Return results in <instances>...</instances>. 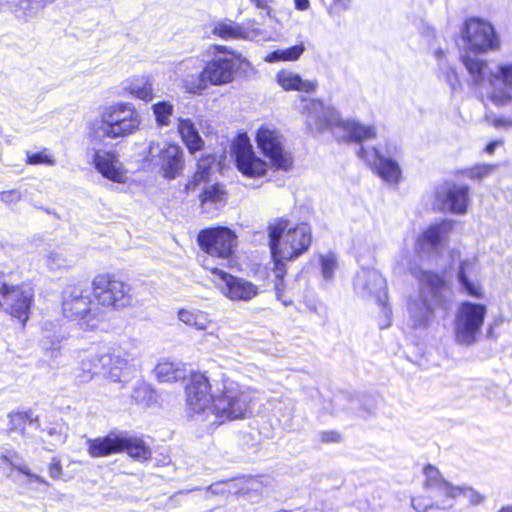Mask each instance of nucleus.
<instances>
[{
    "label": "nucleus",
    "mask_w": 512,
    "mask_h": 512,
    "mask_svg": "<svg viewBox=\"0 0 512 512\" xmlns=\"http://www.w3.org/2000/svg\"><path fill=\"white\" fill-rule=\"evenodd\" d=\"M211 393V383L201 372H191L185 387L188 415L201 421L221 424L227 420L243 419L252 413L258 398L255 388L244 386L222 376Z\"/></svg>",
    "instance_id": "obj_1"
},
{
    "label": "nucleus",
    "mask_w": 512,
    "mask_h": 512,
    "mask_svg": "<svg viewBox=\"0 0 512 512\" xmlns=\"http://www.w3.org/2000/svg\"><path fill=\"white\" fill-rule=\"evenodd\" d=\"M462 62L476 91L484 90L497 106L512 102V61L502 60L489 65L486 60L464 56Z\"/></svg>",
    "instance_id": "obj_2"
},
{
    "label": "nucleus",
    "mask_w": 512,
    "mask_h": 512,
    "mask_svg": "<svg viewBox=\"0 0 512 512\" xmlns=\"http://www.w3.org/2000/svg\"><path fill=\"white\" fill-rule=\"evenodd\" d=\"M411 274L419 280L418 299L408 304L409 322L414 329H425L433 319L434 309L445 305L451 298L448 283L438 274L421 267H411Z\"/></svg>",
    "instance_id": "obj_3"
},
{
    "label": "nucleus",
    "mask_w": 512,
    "mask_h": 512,
    "mask_svg": "<svg viewBox=\"0 0 512 512\" xmlns=\"http://www.w3.org/2000/svg\"><path fill=\"white\" fill-rule=\"evenodd\" d=\"M267 233L277 275L283 273V261L294 260L305 253L312 241L309 225L294 224L285 218L271 221L267 226Z\"/></svg>",
    "instance_id": "obj_4"
},
{
    "label": "nucleus",
    "mask_w": 512,
    "mask_h": 512,
    "mask_svg": "<svg viewBox=\"0 0 512 512\" xmlns=\"http://www.w3.org/2000/svg\"><path fill=\"white\" fill-rule=\"evenodd\" d=\"M302 113L305 123L312 132H323L337 129L347 135L349 141L362 142L376 137V128L373 125H364L355 120H342L337 110L325 106L323 102L315 99L304 100Z\"/></svg>",
    "instance_id": "obj_5"
},
{
    "label": "nucleus",
    "mask_w": 512,
    "mask_h": 512,
    "mask_svg": "<svg viewBox=\"0 0 512 512\" xmlns=\"http://www.w3.org/2000/svg\"><path fill=\"white\" fill-rule=\"evenodd\" d=\"M141 116L132 103L118 102L102 108L94 131L99 137L116 139L135 133Z\"/></svg>",
    "instance_id": "obj_6"
},
{
    "label": "nucleus",
    "mask_w": 512,
    "mask_h": 512,
    "mask_svg": "<svg viewBox=\"0 0 512 512\" xmlns=\"http://www.w3.org/2000/svg\"><path fill=\"white\" fill-rule=\"evenodd\" d=\"M62 314L75 321L82 330H95L104 320L100 309L92 307V297L88 289L80 285H68L62 291Z\"/></svg>",
    "instance_id": "obj_7"
},
{
    "label": "nucleus",
    "mask_w": 512,
    "mask_h": 512,
    "mask_svg": "<svg viewBox=\"0 0 512 512\" xmlns=\"http://www.w3.org/2000/svg\"><path fill=\"white\" fill-rule=\"evenodd\" d=\"M208 54L213 57L204 65L211 86H224L231 83L240 66H250V62L241 54L224 45H212Z\"/></svg>",
    "instance_id": "obj_8"
},
{
    "label": "nucleus",
    "mask_w": 512,
    "mask_h": 512,
    "mask_svg": "<svg viewBox=\"0 0 512 512\" xmlns=\"http://www.w3.org/2000/svg\"><path fill=\"white\" fill-rule=\"evenodd\" d=\"M487 306L483 303L463 301L459 304L454 319V335L458 344L470 346L481 335Z\"/></svg>",
    "instance_id": "obj_9"
},
{
    "label": "nucleus",
    "mask_w": 512,
    "mask_h": 512,
    "mask_svg": "<svg viewBox=\"0 0 512 512\" xmlns=\"http://www.w3.org/2000/svg\"><path fill=\"white\" fill-rule=\"evenodd\" d=\"M258 148L269 159L271 166L276 170L288 172L293 166L292 153L285 147L284 136L271 125H262L255 136Z\"/></svg>",
    "instance_id": "obj_10"
},
{
    "label": "nucleus",
    "mask_w": 512,
    "mask_h": 512,
    "mask_svg": "<svg viewBox=\"0 0 512 512\" xmlns=\"http://www.w3.org/2000/svg\"><path fill=\"white\" fill-rule=\"evenodd\" d=\"M92 288L95 299L103 307L123 309L132 303L130 285L112 274L96 275L92 281Z\"/></svg>",
    "instance_id": "obj_11"
},
{
    "label": "nucleus",
    "mask_w": 512,
    "mask_h": 512,
    "mask_svg": "<svg viewBox=\"0 0 512 512\" xmlns=\"http://www.w3.org/2000/svg\"><path fill=\"white\" fill-rule=\"evenodd\" d=\"M358 156L370 165L387 183L397 184L401 179V168L397 161L400 151L396 145L386 144L384 150L360 147Z\"/></svg>",
    "instance_id": "obj_12"
},
{
    "label": "nucleus",
    "mask_w": 512,
    "mask_h": 512,
    "mask_svg": "<svg viewBox=\"0 0 512 512\" xmlns=\"http://www.w3.org/2000/svg\"><path fill=\"white\" fill-rule=\"evenodd\" d=\"M462 38L469 50L488 53L500 50L501 40L494 26L478 17L467 19L461 30Z\"/></svg>",
    "instance_id": "obj_13"
},
{
    "label": "nucleus",
    "mask_w": 512,
    "mask_h": 512,
    "mask_svg": "<svg viewBox=\"0 0 512 512\" xmlns=\"http://www.w3.org/2000/svg\"><path fill=\"white\" fill-rule=\"evenodd\" d=\"M469 202V187L467 185L445 181L434 189L433 206L440 212L463 215L468 210Z\"/></svg>",
    "instance_id": "obj_14"
},
{
    "label": "nucleus",
    "mask_w": 512,
    "mask_h": 512,
    "mask_svg": "<svg viewBox=\"0 0 512 512\" xmlns=\"http://www.w3.org/2000/svg\"><path fill=\"white\" fill-rule=\"evenodd\" d=\"M423 488L429 493L430 498L435 501V506L441 509H449L454 501L460 497V486H455L446 481L438 468L433 465H426L423 469Z\"/></svg>",
    "instance_id": "obj_15"
},
{
    "label": "nucleus",
    "mask_w": 512,
    "mask_h": 512,
    "mask_svg": "<svg viewBox=\"0 0 512 512\" xmlns=\"http://www.w3.org/2000/svg\"><path fill=\"white\" fill-rule=\"evenodd\" d=\"M236 235L227 227L203 229L198 233L200 248L208 255L222 259L229 258L236 247Z\"/></svg>",
    "instance_id": "obj_16"
},
{
    "label": "nucleus",
    "mask_w": 512,
    "mask_h": 512,
    "mask_svg": "<svg viewBox=\"0 0 512 512\" xmlns=\"http://www.w3.org/2000/svg\"><path fill=\"white\" fill-rule=\"evenodd\" d=\"M232 155L238 170L247 177H260L267 172L266 161L257 156L246 133L237 135L232 144Z\"/></svg>",
    "instance_id": "obj_17"
},
{
    "label": "nucleus",
    "mask_w": 512,
    "mask_h": 512,
    "mask_svg": "<svg viewBox=\"0 0 512 512\" xmlns=\"http://www.w3.org/2000/svg\"><path fill=\"white\" fill-rule=\"evenodd\" d=\"M214 283L221 293L232 301H250L259 293V288L251 281L231 275L219 268H212Z\"/></svg>",
    "instance_id": "obj_18"
},
{
    "label": "nucleus",
    "mask_w": 512,
    "mask_h": 512,
    "mask_svg": "<svg viewBox=\"0 0 512 512\" xmlns=\"http://www.w3.org/2000/svg\"><path fill=\"white\" fill-rule=\"evenodd\" d=\"M181 88L189 94L202 95L211 86L204 65L197 57H188L176 66Z\"/></svg>",
    "instance_id": "obj_19"
},
{
    "label": "nucleus",
    "mask_w": 512,
    "mask_h": 512,
    "mask_svg": "<svg viewBox=\"0 0 512 512\" xmlns=\"http://www.w3.org/2000/svg\"><path fill=\"white\" fill-rule=\"evenodd\" d=\"M32 297L33 290L28 285H3L0 307L24 324L28 319Z\"/></svg>",
    "instance_id": "obj_20"
},
{
    "label": "nucleus",
    "mask_w": 512,
    "mask_h": 512,
    "mask_svg": "<svg viewBox=\"0 0 512 512\" xmlns=\"http://www.w3.org/2000/svg\"><path fill=\"white\" fill-rule=\"evenodd\" d=\"M211 33L223 40L267 41L270 39L268 33L258 27L254 21L243 24L232 20L215 22Z\"/></svg>",
    "instance_id": "obj_21"
},
{
    "label": "nucleus",
    "mask_w": 512,
    "mask_h": 512,
    "mask_svg": "<svg viewBox=\"0 0 512 512\" xmlns=\"http://www.w3.org/2000/svg\"><path fill=\"white\" fill-rule=\"evenodd\" d=\"M149 158L151 161L158 159L164 176L174 179L183 169L182 150L176 144L167 142H150Z\"/></svg>",
    "instance_id": "obj_22"
},
{
    "label": "nucleus",
    "mask_w": 512,
    "mask_h": 512,
    "mask_svg": "<svg viewBox=\"0 0 512 512\" xmlns=\"http://www.w3.org/2000/svg\"><path fill=\"white\" fill-rule=\"evenodd\" d=\"M354 289L363 298H375L380 305L387 301L386 280L373 268H361L354 280Z\"/></svg>",
    "instance_id": "obj_23"
},
{
    "label": "nucleus",
    "mask_w": 512,
    "mask_h": 512,
    "mask_svg": "<svg viewBox=\"0 0 512 512\" xmlns=\"http://www.w3.org/2000/svg\"><path fill=\"white\" fill-rule=\"evenodd\" d=\"M453 226L452 220H442L430 225L418 238L416 250L420 254L438 252L453 230Z\"/></svg>",
    "instance_id": "obj_24"
},
{
    "label": "nucleus",
    "mask_w": 512,
    "mask_h": 512,
    "mask_svg": "<svg viewBox=\"0 0 512 512\" xmlns=\"http://www.w3.org/2000/svg\"><path fill=\"white\" fill-rule=\"evenodd\" d=\"M78 367L74 370V379L78 383H88L96 375H102V366L111 359L100 350H88L79 353Z\"/></svg>",
    "instance_id": "obj_25"
},
{
    "label": "nucleus",
    "mask_w": 512,
    "mask_h": 512,
    "mask_svg": "<svg viewBox=\"0 0 512 512\" xmlns=\"http://www.w3.org/2000/svg\"><path fill=\"white\" fill-rule=\"evenodd\" d=\"M93 165L103 177L116 183L126 182V171L114 153L104 150L95 151Z\"/></svg>",
    "instance_id": "obj_26"
},
{
    "label": "nucleus",
    "mask_w": 512,
    "mask_h": 512,
    "mask_svg": "<svg viewBox=\"0 0 512 512\" xmlns=\"http://www.w3.org/2000/svg\"><path fill=\"white\" fill-rule=\"evenodd\" d=\"M1 5L16 19L29 22L37 18L45 9L44 0H2Z\"/></svg>",
    "instance_id": "obj_27"
},
{
    "label": "nucleus",
    "mask_w": 512,
    "mask_h": 512,
    "mask_svg": "<svg viewBox=\"0 0 512 512\" xmlns=\"http://www.w3.org/2000/svg\"><path fill=\"white\" fill-rule=\"evenodd\" d=\"M102 353L111 359L105 366H102V376L111 382H120L123 371L132 366L134 360L132 355L120 350L111 352L106 349H102Z\"/></svg>",
    "instance_id": "obj_28"
},
{
    "label": "nucleus",
    "mask_w": 512,
    "mask_h": 512,
    "mask_svg": "<svg viewBox=\"0 0 512 512\" xmlns=\"http://www.w3.org/2000/svg\"><path fill=\"white\" fill-rule=\"evenodd\" d=\"M478 266L474 260L466 259L461 262L457 278L462 289L470 296L475 298H483V291L476 280Z\"/></svg>",
    "instance_id": "obj_29"
},
{
    "label": "nucleus",
    "mask_w": 512,
    "mask_h": 512,
    "mask_svg": "<svg viewBox=\"0 0 512 512\" xmlns=\"http://www.w3.org/2000/svg\"><path fill=\"white\" fill-rule=\"evenodd\" d=\"M8 464L16 469L23 477L16 481L21 485L33 487L34 485H47L48 483L39 475L32 473L29 468L22 463L19 454L16 451H7L0 456V466Z\"/></svg>",
    "instance_id": "obj_30"
},
{
    "label": "nucleus",
    "mask_w": 512,
    "mask_h": 512,
    "mask_svg": "<svg viewBox=\"0 0 512 512\" xmlns=\"http://www.w3.org/2000/svg\"><path fill=\"white\" fill-rule=\"evenodd\" d=\"M87 451L93 458L120 453V433L111 432L104 437L88 439Z\"/></svg>",
    "instance_id": "obj_31"
},
{
    "label": "nucleus",
    "mask_w": 512,
    "mask_h": 512,
    "mask_svg": "<svg viewBox=\"0 0 512 512\" xmlns=\"http://www.w3.org/2000/svg\"><path fill=\"white\" fill-rule=\"evenodd\" d=\"M278 85L285 91L310 93L317 88L316 80L303 79L300 74L291 70H281L276 75Z\"/></svg>",
    "instance_id": "obj_32"
},
{
    "label": "nucleus",
    "mask_w": 512,
    "mask_h": 512,
    "mask_svg": "<svg viewBox=\"0 0 512 512\" xmlns=\"http://www.w3.org/2000/svg\"><path fill=\"white\" fill-rule=\"evenodd\" d=\"M188 369L185 364L168 359L160 360L154 369L157 380L161 383H173L184 380L188 375Z\"/></svg>",
    "instance_id": "obj_33"
},
{
    "label": "nucleus",
    "mask_w": 512,
    "mask_h": 512,
    "mask_svg": "<svg viewBox=\"0 0 512 512\" xmlns=\"http://www.w3.org/2000/svg\"><path fill=\"white\" fill-rule=\"evenodd\" d=\"M122 87L125 92L139 100L149 102L153 99V86L148 77H131L123 82Z\"/></svg>",
    "instance_id": "obj_34"
},
{
    "label": "nucleus",
    "mask_w": 512,
    "mask_h": 512,
    "mask_svg": "<svg viewBox=\"0 0 512 512\" xmlns=\"http://www.w3.org/2000/svg\"><path fill=\"white\" fill-rule=\"evenodd\" d=\"M178 132L190 153L202 150L204 141L190 119H178Z\"/></svg>",
    "instance_id": "obj_35"
},
{
    "label": "nucleus",
    "mask_w": 512,
    "mask_h": 512,
    "mask_svg": "<svg viewBox=\"0 0 512 512\" xmlns=\"http://www.w3.org/2000/svg\"><path fill=\"white\" fill-rule=\"evenodd\" d=\"M123 451H126L130 457L140 461L151 457V450L142 439L120 433V452Z\"/></svg>",
    "instance_id": "obj_36"
},
{
    "label": "nucleus",
    "mask_w": 512,
    "mask_h": 512,
    "mask_svg": "<svg viewBox=\"0 0 512 512\" xmlns=\"http://www.w3.org/2000/svg\"><path fill=\"white\" fill-rule=\"evenodd\" d=\"M178 319L185 325L197 330H206L212 323L207 312L194 307L180 309L178 311Z\"/></svg>",
    "instance_id": "obj_37"
},
{
    "label": "nucleus",
    "mask_w": 512,
    "mask_h": 512,
    "mask_svg": "<svg viewBox=\"0 0 512 512\" xmlns=\"http://www.w3.org/2000/svg\"><path fill=\"white\" fill-rule=\"evenodd\" d=\"M215 163V157L213 155H204L202 156L197 163V170L192 178L186 184V190L195 191L197 187L205 182L209 175L213 164Z\"/></svg>",
    "instance_id": "obj_38"
},
{
    "label": "nucleus",
    "mask_w": 512,
    "mask_h": 512,
    "mask_svg": "<svg viewBox=\"0 0 512 512\" xmlns=\"http://www.w3.org/2000/svg\"><path fill=\"white\" fill-rule=\"evenodd\" d=\"M200 203L204 210L210 206H222L226 203V192L220 184L205 187L200 194Z\"/></svg>",
    "instance_id": "obj_39"
},
{
    "label": "nucleus",
    "mask_w": 512,
    "mask_h": 512,
    "mask_svg": "<svg viewBox=\"0 0 512 512\" xmlns=\"http://www.w3.org/2000/svg\"><path fill=\"white\" fill-rule=\"evenodd\" d=\"M305 51V46L303 43L285 48L278 49L268 53L264 57V61L267 63H275L279 61H296Z\"/></svg>",
    "instance_id": "obj_40"
},
{
    "label": "nucleus",
    "mask_w": 512,
    "mask_h": 512,
    "mask_svg": "<svg viewBox=\"0 0 512 512\" xmlns=\"http://www.w3.org/2000/svg\"><path fill=\"white\" fill-rule=\"evenodd\" d=\"M131 397L137 403L146 407L153 405L157 401L155 390L145 381H137L135 383Z\"/></svg>",
    "instance_id": "obj_41"
},
{
    "label": "nucleus",
    "mask_w": 512,
    "mask_h": 512,
    "mask_svg": "<svg viewBox=\"0 0 512 512\" xmlns=\"http://www.w3.org/2000/svg\"><path fill=\"white\" fill-rule=\"evenodd\" d=\"M45 264L51 271H59L73 265V260L68 258L61 249L47 252L44 256Z\"/></svg>",
    "instance_id": "obj_42"
},
{
    "label": "nucleus",
    "mask_w": 512,
    "mask_h": 512,
    "mask_svg": "<svg viewBox=\"0 0 512 512\" xmlns=\"http://www.w3.org/2000/svg\"><path fill=\"white\" fill-rule=\"evenodd\" d=\"M8 420L9 430L14 432H22L27 423L33 424L38 421L37 417H33L31 411L11 412L8 414Z\"/></svg>",
    "instance_id": "obj_43"
},
{
    "label": "nucleus",
    "mask_w": 512,
    "mask_h": 512,
    "mask_svg": "<svg viewBox=\"0 0 512 512\" xmlns=\"http://www.w3.org/2000/svg\"><path fill=\"white\" fill-rule=\"evenodd\" d=\"M156 123L159 126H169L174 112V106L167 101H160L152 105Z\"/></svg>",
    "instance_id": "obj_44"
},
{
    "label": "nucleus",
    "mask_w": 512,
    "mask_h": 512,
    "mask_svg": "<svg viewBox=\"0 0 512 512\" xmlns=\"http://www.w3.org/2000/svg\"><path fill=\"white\" fill-rule=\"evenodd\" d=\"M495 169L494 165L477 164L470 168L462 169L457 172L458 176L466 177L470 180H482L488 177Z\"/></svg>",
    "instance_id": "obj_45"
},
{
    "label": "nucleus",
    "mask_w": 512,
    "mask_h": 512,
    "mask_svg": "<svg viewBox=\"0 0 512 512\" xmlns=\"http://www.w3.org/2000/svg\"><path fill=\"white\" fill-rule=\"evenodd\" d=\"M321 275L324 280L332 281L334 279L335 271L338 268L337 257L334 253H327L319 256Z\"/></svg>",
    "instance_id": "obj_46"
},
{
    "label": "nucleus",
    "mask_w": 512,
    "mask_h": 512,
    "mask_svg": "<svg viewBox=\"0 0 512 512\" xmlns=\"http://www.w3.org/2000/svg\"><path fill=\"white\" fill-rule=\"evenodd\" d=\"M438 77L445 81L451 88L452 91H457L461 87V82L456 70L448 65L440 66L438 69Z\"/></svg>",
    "instance_id": "obj_47"
},
{
    "label": "nucleus",
    "mask_w": 512,
    "mask_h": 512,
    "mask_svg": "<svg viewBox=\"0 0 512 512\" xmlns=\"http://www.w3.org/2000/svg\"><path fill=\"white\" fill-rule=\"evenodd\" d=\"M26 155H27L26 163L30 164V165L43 164V165H47V166H53L56 163L53 155H51L48 152L47 148H43L41 151H38V152H29L28 151L26 153Z\"/></svg>",
    "instance_id": "obj_48"
},
{
    "label": "nucleus",
    "mask_w": 512,
    "mask_h": 512,
    "mask_svg": "<svg viewBox=\"0 0 512 512\" xmlns=\"http://www.w3.org/2000/svg\"><path fill=\"white\" fill-rule=\"evenodd\" d=\"M460 496L468 499L471 505L477 506L485 502L486 496L470 486H460Z\"/></svg>",
    "instance_id": "obj_49"
},
{
    "label": "nucleus",
    "mask_w": 512,
    "mask_h": 512,
    "mask_svg": "<svg viewBox=\"0 0 512 512\" xmlns=\"http://www.w3.org/2000/svg\"><path fill=\"white\" fill-rule=\"evenodd\" d=\"M329 2L328 14L331 17L339 16L343 11L350 9L352 0H322Z\"/></svg>",
    "instance_id": "obj_50"
},
{
    "label": "nucleus",
    "mask_w": 512,
    "mask_h": 512,
    "mask_svg": "<svg viewBox=\"0 0 512 512\" xmlns=\"http://www.w3.org/2000/svg\"><path fill=\"white\" fill-rule=\"evenodd\" d=\"M21 199V193L19 190L13 189L9 191H3L0 193V200L6 204L16 203Z\"/></svg>",
    "instance_id": "obj_51"
},
{
    "label": "nucleus",
    "mask_w": 512,
    "mask_h": 512,
    "mask_svg": "<svg viewBox=\"0 0 512 512\" xmlns=\"http://www.w3.org/2000/svg\"><path fill=\"white\" fill-rule=\"evenodd\" d=\"M412 506L417 512H426L428 508L435 506V501H425L422 498H413Z\"/></svg>",
    "instance_id": "obj_52"
},
{
    "label": "nucleus",
    "mask_w": 512,
    "mask_h": 512,
    "mask_svg": "<svg viewBox=\"0 0 512 512\" xmlns=\"http://www.w3.org/2000/svg\"><path fill=\"white\" fill-rule=\"evenodd\" d=\"M49 474L53 479H58L62 475L61 463L58 459L53 458L49 466Z\"/></svg>",
    "instance_id": "obj_53"
},
{
    "label": "nucleus",
    "mask_w": 512,
    "mask_h": 512,
    "mask_svg": "<svg viewBox=\"0 0 512 512\" xmlns=\"http://www.w3.org/2000/svg\"><path fill=\"white\" fill-rule=\"evenodd\" d=\"M320 440L324 443L338 442L340 435L334 431H323L319 434Z\"/></svg>",
    "instance_id": "obj_54"
},
{
    "label": "nucleus",
    "mask_w": 512,
    "mask_h": 512,
    "mask_svg": "<svg viewBox=\"0 0 512 512\" xmlns=\"http://www.w3.org/2000/svg\"><path fill=\"white\" fill-rule=\"evenodd\" d=\"M434 57L437 60V68L440 69V66L448 65V61L446 59L445 53L442 49H437L434 52Z\"/></svg>",
    "instance_id": "obj_55"
},
{
    "label": "nucleus",
    "mask_w": 512,
    "mask_h": 512,
    "mask_svg": "<svg viewBox=\"0 0 512 512\" xmlns=\"http://www.w3.org/2000/svg\"><path fill=\"white\" fill-rule=\"evenodd\" d=\"M493 125L495 127H503V128H512V119L511 118H496L493 120Z\"/></svg>",
    "instance_id": "obj_56"
},
{
    "label": "nucleus",
    "mask_w": 512,
    "mask_h": 512,
    "mask_svg": "<svg viewBox=\"0 0 512 512\" xmlns=\"http://www.w3.org/2000/svg\"><path fill=\"white\" fill-rule=\"evenodd\" d=\"M252 3H254V5L266 12L268 15L270 14V6H269V1L268 0H250Z\"/></svg>",
    "instance_id": "obj_57"
},
{
    "label": "nucleus",
    "mask_w": 512,
    "mask_h": 512,
    "mask_svg": "<svg viewBox=\"0 0 512 512\" xmlns=\"http://www.w3.org/2000/svg\"><path fill=\"white\" fill-rule=\"evenodd\" d=\"M295 8L299 11H305L310 7L309 0H294Z\"/></svg>",
    "instance_id": "obj_58"
},
{
    "label": "nucleus",
    "mask_w": 512,
    "mask_h": 512,
    "mask_svg": "<svg viewBox=\"0 0 512 512\" xmlns=\"http://www.w3.org/2000/svg\"><path fill=\"white\" fill-rule=\"evenodd\" d=\"M277 299L279 301H281V303L284 306H288V305L292 304V300L290 298L286 297L279 288H277Z\"/></svg>",
    "instance_id": "obj_59"
},
{
    "label": "nucleus",
    "mask_w": 512,
    "mask_h": 512,
    "mask_svg": "<svg viewBox=\"0 0 512 512\" xmlns=\"http://www.w3.org/2000/svg\"><path fill=\"white\" fill-rule=\"evenodd\" d=\"M502 144V141L501 140H496V141H492L490 143L487 144L486 148H485V151L488 153V154H492L495 149L500 146Z\"/></svg>",
    "instance_id": "obj_60"
},
{
    "label": "nucleus",
    "mask_w": 512,
    "mask_h": 512,
    "mask_svg": "<svg viewBox=\"0 0 512 512\" xmlns=\"http://www.w3.org/2000/svg\"><path fill=\"white\" fill-rule=\"evenodd\" d=\"M43 431L47 432L50 436H60V431L57 427H50L48 429H43Z\"/></svg>",
    "instance_id": "obj_61"
},
{
    "label": "nucleus",
    "mask_w": 512,
    "mask_h": 512,
    "mask_svg": "<svg viewBox=\"0 0 512 512\" xmlns=\"http://www.w3.org/2000/svg\"><path fill=\"white\" fill-rule=\"evenodd\" d=\"M498 512H512V505L503 506Z\"/></svg>",
    "instance_id": "obj_62"
},
{
    "label": "nucleus",
    "mask_w": 512,
    "mask_h": 512,
    "mask_svg": "<svg viewBox=\"0 0 512 512\" xmlns=\"http://www.w3.org/2000/svg\"><path fill=\"white\" fill-rule=\"evenodd\" d=\"M220 484H214L209 486L208 490H211L213 493H217L218 490L216 489Z\"/></svg>",
    "instance_id": "obj_63"
},
{
    "label": "nucleus",
    "mask_w": 512,
    "mask_h": 512,
    "mask_svg": "<svg viewBox=\"0 0 512 512\" xmlns=\"http://www.w3.org/2000/svg\"><path fill=\"white\" fill-rule=\"evenodd\" d=\"M44 1L46 2V6H47L48 4L53 3L55 0H44Z\"/></svg>",
    "instance_id": "obj_64"
}]
</instances>
